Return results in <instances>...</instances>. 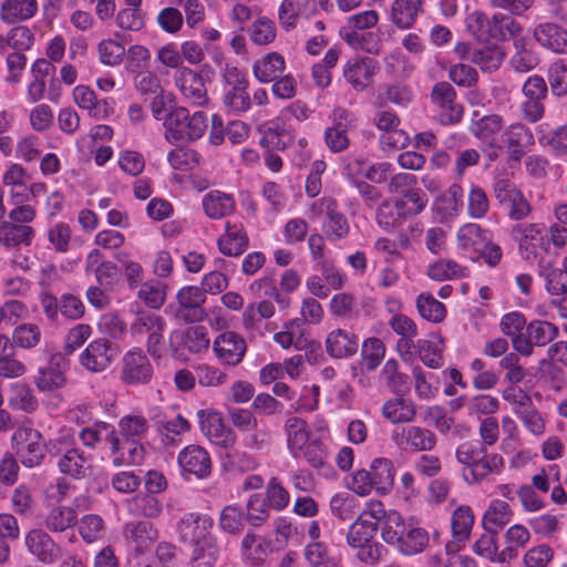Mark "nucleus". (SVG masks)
I'll use <instances>...</instances> for the list:
<instances>
[{
	"label": "nucleus",
	"instance_id": "f257e3e1",
	"mask_svg": "<svg viewBox=\"0 0 567 567\" xmlns=\"http://www.w3.org/2000/svg\"><path fill=\"white\" fill-rule=\"evenodd\" d=\"M212 518L190 514L182 519L179 533L182 540L194 547L192 567H214L220 554L217 539L213 536Z\"/></svg>",
	"mask_w": 567,
	"mask_h": 567
},
{
	"label": "nucleus",
	"instance_id": "f03ea898",
	"mask_svg": "<svg viewBox=\"0 0 567 567\" xmlns=\"http://www.w3.org/2000/svg\"><path fill=\"white\" fill-rule=\"evenodd\" d=\"M165 136L169 142H194L200 138L207 128V117L204 112L189 114L186 107L171 110L164 117Z\"/></svg>",
	"mask_w": 567,
	"mask_h": 567
},
{
	"label": "nucleus",
	"instance_id": "7ed1b4c3",
	"mask_svg": "<svg viewBox=\"0 0 567 567\" xmlns=\"http://www.w3.org/2000/svg\"><path fill=\"white\" fill-rule=\"evenodd\" d=\"M523 101L519 105L522 117L528 123H537L545 115V101L548 97V85L540 75L529 76L522 87Z\"/></svg>",
	"mask_w": 567,
	"mask_h": 567
},
{
	"label": "nucleus",
	"instance_id": "20e7f679",
	"mask_svg": "<svg viewBox=\"0 0 567 567\" xmlns=\"http://www.w3.org/2000/svg\"><path fill=\"white\" fill-rule=\"evenodd\" d=\"M42 434L32 427H19L12 435L16 455L25 467L39 466L45 456Z\"/></svg>",
	"mask_w": 567,
	"mask_h": 567
},
{
	"label": "nucleus",
	"instance_id": "39448f33",
	"mask_svg": "<svg viewBox=\"0 0 567 567\" xmlns=\"http://www.w3.org/2000/svg\"><path fill=\"white\" fill-rule=\"evenodd\" d=\"M503 118L497 114L483 116L471 126L473 134L482 142L483 154L491 162L503 152Z\"/></svg>",
	"mask_w": 567,
	"mask_h": 567
},
{
	"label": "nucleus",
	"instance_id": "423d86ee",
	"mask_svg": "<svg viewBox=\"0 0 567 567\" xmlns=\"http://www.w3.org/2000/svg\"><path fill=\"white\" fill-rule=\"evenodd\" d=\"M116 355L113 342L106 338H99L91 341L81 352L79 362L89 372L102 373L111 368Z\"/></svg>",
	"mask_w": 567,
	"mask_h": 567
},
{
	"label": "nucleus",
	"instance_id": "0eeeda50",
	"mask_svg": "<svg viewBox=\"0 0 567 567\" xmlns=\"http://www.w3.org/2000/svg\"><path fill=\"white\" fill-rule=\"evenodd\" d=\"M391 439L403 451L429 452L436 445V435L419 425L399 426L393 430Z\"/></svg>",
	"mask_w": 567,
	"mask_h": 567
},
{
	"label": "nucleus",
	"instance_id": "6e6552de",
	"mask_svg": "<svg viewBox=\"0 0 567 567\" xmlns=\"http://www.w3.org/2000/svg\"><path fill=\"white\" fill-rule=\"evenodd\" d=\"M558 334V328L548 322L536 320L527 324L523 337L513 340V348L519 354L529 357L534 347H545Z\"/></svg>",
	"mask_w": 567,
	"mask_h": 567
},
{
	"label": "nucleus",
	"instance_id": "1a4fd4ad",
	"mask_svg": "<svg viewBox=\"0 0 567 567\" xmlns=\"http://www.w3.org/2000/svg\"><path fill=\"white\" fill-rule=\"evenodd\" d=\"M205 301L206 295L200 287H183L177 292L178 307L175 313L176 318L186 323L204 321L207 317V312L203 308Z\"/></svg>",
	"mask_w": 567,
	"mask_h": 567
},
{
	"label": "nucleus",
	"instance_id": "9d476101",
	"mask_svg": "<svg viewBox=\"0 0 567 567\" xmlns=\"http://www.w3.org/2000/svg\"><path fill=\"white\" fill-rule=\"evenodd\" d=\"M213 350L221 364L237 367L247 352V342L239 333L225 331L214 340Z\"/></svg>",
	"mask_w": 567,
	"mask_h": 567
},
{
	"label": "nucleus",
	"instance_id": "9b49d317",
	"mask_svg": "<svg viewBox=\"0 0 567 567\" xmlns=\"http://www.w3.org/2000/svg\"><path fill=\"white\" fill-rule=\"evenodd\" d=\"M153 367L140 348L127 351L122 358L121 380L127 384H146L152 380Z\"/></svg>",
	"mask_w": 567,
	"mask_h": 567
},
{
	"label": "nucleus",
	"instance_id": "f8f14e48",
	"mask_svg": "<svg viewBox=\"0 0 567 567\" xmlns=\"http://www.w3.org/2000/svg\"><path fill=\"white\" fill-rule=\"evenodd\" d=\"M432 102L440 107V120L443 124H455L462 120L463 106L456 102L454 87L445 81L437 82L432 87Z\"/></svg>",
	"mask_w": 567,
	"mask_h": 567
},
{
	"label": "nucleus",
	"instance_id": "ddd939ff",
	"mask_svg": "<svg viewBox=\"0 0 567 567\" xmlns=\"http://www.w3.org/2000/svg\"><path fill=\"white\" fill-rule=\"evenodd\" d=\"M379 69L377 60L369 56H354L347 61L343 66V75L355 91H363L372 82Z\"/></svg>",
	"mask_w": 567,
	"mask_h": 567
},
{
	"label": "nucleus",
	"instance_id": "4468645a",
	"mask_svg": "<svg viewBox=\"0 0 567 567\" xmlns=\"http://www.w3.org/2000/svg\"><path fill=\"white\" fill-rule=\"evenodd\" d=\"M175 82L182 94L194 105L203 106L207 103V90L199 73L182 66L175 74Z\"/></svg>",
	"mask_w": 567,
	"mask_h": 567
},
{
	"label": "nucleus",
	"instance_id": "2eb2a0df",
	"mask_svg": "<svg viewBox=\"0 0 567 567\" xmlns=\"http://www.w3.org/2000/svg\"><path fill=\"white\" fill-rule=\"evenodd\" d=\"M68 360L60 352L51 353L49 365L40 368L34 377V383L40 391H53L65 385L64 369Z\"/></svg>",
	"mask_w": 567,
	"mask_h": 567
},
{
	"label": "nucleus",
	"instance_id": "dca6fc26",
	"mask_svg": "<svg viewBox=\"0 0 567 567\" xmlns=\"http://www.w3.org/2000/svg\"><path fill=\"white\" fill-rule=\"evenodd\" d=\"M169 346L174 357H178L181 350L199 353L209 346L207 330L203 326H195L185 331H175L171 336Z\"/></svg>",
	"mask_w": 567,
	"mask_h": 567
},
{
	"label": "nucleus",
	"instance_id": "f3484780",
	"mask_svg": "<svg viewBox=\"0 0 567 567\" xmlns=\"http://www.w3.org/2000/svg\"><path fill=\"white\" fill-rule=\"evenodd\" d=\"M360 339L350 330L337 328L327 334L324 346L327 353L334 359H346L359 350Z\"/></svg>",
	"mask_w": 567,
	"mask_h": 567
},
{
	"label": "nucleus",
	"instance_id": "a211bd4d",
	"mask_svg": "<svg viewBox=\"0 0 567 567\" xmlns=\"http://www.w3.org/2000/svg\"><path fill=\"white\" fill-rule=\"evenodd\" d=\"M184 472L198 478L207 477L212 472V460L208 452L199 445H188L182 450L177 457Z\"/></svg>",
	"mask_w": 567,
	"mask_h": 567
},
{
	"label": "nucleus",
	"instance_id": "6ab92c4d",
	"mask_svg": "<svg viewBox=\"0 0 567 567\" xmlns=\"http://www.w3.org/2000/svg\"><path fill=\"white\" fill-rule=\"evenodd\" d=\"M333 125L326 128L324 141L333 153H340L348 148L350 140L348 130L352 124L350 114L344 109L333 110Z\"/></svg>",
	"mask_w": 567,
	"mask_h": 567
},
{
	"label": "nucleus",
	"instance_id": "aec40b11",
	"mask_svg": "<svg viewBox=\"0 0 567 567\" xmlns=\"http://www.w3.org/2000/svg\"><path fill=\"white\" fill-rule=\"evenodd\" d=\"M25 545L31 554L44 564H52L61 556L60 547L42 529H32L25 537Z\"/></svg>",
	"mask_w": 567,
	"mask_h": 567
},
{
	"label": "nucleus",
	"instance_id": "412c9836",
	"mask_svg": "<svg viewBox=\"0 0 567 567\" xmlns=\"http://www.w3.org/2000/svg\"><path fill=\"white\" fill-rule=\"evenodd\" d=\"M199 424L202 432L215 444L228 447L235 443L234 433L224 425L218 413H199Z\"/></svg>",
	"mask_w": 567,
	"mask_h": 567
},
{
	"label": "nucleus",
	"instance_id": "4be33fe9",
	"mask_svg": "<svg viewBox=\"0 0 567 567\" xmlns=\"http://www.w3.org/2000/svg\"><path fill=\"white\" fill-rule=\"evenodd\" d=\"M536 41L556 53H567V30L556 23H542L534 30Z\"/></svg>",
	"mask_w": 567,
	"mask_h": 567
},
{
	"label": "nucleus",
	"instance_id": "5701e85b",
	"mask_svg": "<svg viewBox=\"0 0 567 567\" xmlns=\"http://www.w3.org/2000/svg\"><path fill=\"white\" fill-rule=\"evenodd\" d=\"M504 466L503 457L498 454H488L484 451V457L476 461L472 467H463L462 474L466 482L478 483L493 473H498Z\"/></svg>",
	"mask_w": 567,
	"mask_h": 567
},
{
	"label": "nucleus",
	"instance_id": "b1692460",
	"mask_svg": "<svg viewBox=\"0 0 567 567\" xmlns=\"http://www.w3.org/2000/svg\"><path fill=\"white\" fill-rule=\"evenodd\" d=\"M285 65V59L280 53L270 52L254 63L252 72L259 82L269 83L282 74Z\"/></svg>",
	"mask_w": 567,
	"mask_h": 567
},
{
	"label": "nucleus",
	"instance_id": "393cba45",
	"mask_svg": "<svg viewBox=\"0 0 567 567\" xmlns=\"http://www.w3.org/2000/svg\"><path fill=\"white\" fill-rule=\"evenodd\" d=\"M125 537L128 542L134 544V555L142 554L144 549L148 548L158 537L157 530L152 523L137 522L127 524L124 528Z\"/></svg>",
	"mask_w": 567,
	"mask_h": 567
},
{
	"label": "nucleus",
	"instance_id": "a878e982",
	"mask_svg": "<svg viewBox=\"0 0 567 567\" xmlns=\"http://www.w3.org/2000/svg\"><path fill=\"white\" fill-rule=\"evenodd\" d=\"M379 528L381 530V538L390 545H398L403 532H405V524L402 515L394 511H385L384 506L381 507Z\"/></svg>",
	"mask_w": 567,
	"mask_h": 567
},
{
	"label": "nucleus",
	"instance_id": "bb28decb",
	"mask_svg": "<svg viewBox=\"0 0 567 567\" xmlns=\"http://www.w3.org/2000/svg\"><path fill=\"white\" fill-rule=\"evenodd\" d=\"M219 251L225 256H240L248 247V237L241 227L226 224V233L218 238Z\"/></svg>",
	"mask_w": 567,
	"mask_h": 567
},
{
	"label": "nucleus",
	"instance_id": "cd10ccee",
	"mask_svg": "<svg viewBox=\"0 0 567 567\" xmlns=\"http://www.w3.org/2000/svg\"><path fill=\"white\" fill-rule=\"evenodd\" d=\"M327 220L323 223V233L329 240L343 239L350 231L348 218L337 209L336 202L330 199L326 207Z\"/></svg>",
	"mask_w": 567,
	"mask_h": 567
},
{
	"label": "nucleus",
	"instance_id": "c85d7f7f",
	"mask_svg": "<svg viewBox=\"0 0 567 567\" xmlns=\"http://www.w3.org/2000/svg\"><path fill=\"white\" fill-rule=\"evenodd\" d=\"M38 10L37 0H4L0 17L6 23H16L32 18Z\"/></svg>",
	"mask_w": 567,
	"mask_h": 567
},
{
	"label": "nucleus",
	"instance_id": "c756f323",
	"mask_svg": "<svg viewBox=\"0 0 567 567\" xmlns=\"http://www.w3.org/2000/svg\"><path fill=\"white\" fill-rule=\"evenodd\" d=\"M373 489L380 495L386 494L394 483L393 463L388 458H377L369 470Z\"/></svg>",
	"mask_w": 567,
	"mask_h": 567
},
{
	"label": "nucleus",
	"instance_id": "7c9ffc66",
	"mask_svg": "<svg viewBox=\"0 0 567 567\" xmlns=\"http://www.w3.org/2000/svg\"><path fill=\"white\" fill-rule=\"evenodd\" d=\"M427 203V196L421 188L406 189L394 202V207L400 217H411L423 212Z\"/></svg>",
	"mask_w": 567,
	"mask_h": 567
},
{
	"label": "nucleus",
	"instance_id": "2f4dec72",
	"mask_svg": "<svg viewBox=\"0 0 567 567\" xmlns=\"http://www.w3.org/2000/svg\"><path fill=\"white\" fill-rule=\"evenodd\" d=\"M203 207L209 218L219 219L234 212L235 199L229 194L213 190L204 196Z\"/></svg>",
	"mask_w": 567,
	"mask_h": 567
},
{
	"label": "nucleus",
	"instance_id": "473e14b6",
	"mask_svg": "<svg viewBox=\"0 0 567 567\" xmlns=\"http://www.w3.org/2000/svg\"><path fill=\"white\" fill-rule=\"evenodd\" d=\"M34 237V229L28 225L3 221L0 225V243L8 247L29 246Z\"/></svg>",
	"mask_w": 567,
	"mask_h": 567
},
{
	"label": "nucleus",
	"instance_id": "72a5a7b5",
	"mask_svg": "<svg viewBox=\"0 0 567 567\" xmlns=\"http://www.w3.org/2000/svg\"><path fill=\"white\" fill-rule=\"evenodd\" d=\"M287 444L293 455L299 457L301 451L310 443L307 423L302 419L291 416L286 421Z\"/></svg>",
	"mask_w": 567,
	"mask_h": 567
},
{
	"label": "nucleus",
	"instance_id": "f704fd0d",
	"mask_svg": "<svg viewBox=\"0 0 567 567\" xmlns=\"http://www.w3.org/2000/svg\"><path fill=\"white\" fill-rule=\"evenodd\" d=\"M382 414L392 423H410L416 416L415 404L403 398L388 400L382 406Z\"/></svg>",
	"mask_w": 567,
	"mask_h": 567
},
{
	"label": "nucleus",
	"instance_id": "c9c22d12",
	"mask_svg": "<svg viewBox=\"0 0 567 567\" xmlns=\"http://www.w3.org/2000/svg\"><path fill=\"white\" fill-rule=\"evenodd\" d=\"M512 517L513 512L509 505L503 501L495 499L483 516V527L492 533H498L509 524Z\"/></svg>",
	"mask_w": 567,
	"mask_h": 567
},
{
	"label": "nucleus",
	"instance_id": "e433bc0d",
	"mask_svg": "<svg viewBox=\"0 0 567 567\" xmlns=\"http://www.w3.org/2000/svg\"><path fill=\"white\" fill-rule=\"evenodd\" d=\"M505 56L503 48L498 45H483L482 48H474L471 52V62L477 64L482 71L493 72L496 71Z\"/></svg>",
	"mask_w": 567,
	"mask_h": 567
},
{
	"label": "nucleus",
	"instance_id": "4c0bfd02",
	"mask_svg": "<svg viewBox=\"0 0 567 567\" xmlns=\"http://www.w3.org/2000/svg\"><path fill=\"white\" fill-rule=\"evenodd\" d=\"M58 466L61 473L73 478H82L90 470L89 461L79 449L66 450L60 457Z\"/></svg>",
	"mask_w": 567,
	"mask_h": 567
},
{
	"label": "nucleus",
	"instance_id": "58836bf2",
	"mask_svg": "<svg viewBox=\"0 0 567 567\" xmlns=\"http://www.w3.org/2000/svg\"><path fill=\"white\" fill-rule=\"evenodd\" d=\"M539 275L545 278L546 289L554 298L567 292V275L563 269L555 268L549 261L540 260Z\"/></svg>",
	"mask_w": 567,
	"mask_h": 567
},
{
	"label": "nucleus",
	"instance_id": "ea45409f",
	"mask_svg": "<svg viewBox=\"0 0 567 567\" xmlns=\"http://www.w3.org/2000/svg\"><path fill=\"white\" fill-rule=\"evenodd\" d=\"M539 233L540 228L537 224H518L513 227L511 235L518 243L519 250L525 259L535 255L536 247L533 240L536 239Z\"/></svg>",
	"mask_w": 567,
	"mask_h": 567
},
{
	"label": "nucleus",
	"instance_id": "a19ab883",
	"mask_svg": "<svg viewBox=\"0 0 567 567\" xmlns=\"http://www.w3.org/2000/svg\"><path fill=\"white\" fill-rule=\"evenodd\" d=\"M164 319L153 312H140L131 324V334L137 339L148 337L155 331H164Z\"/></svg>",
	"mask_w": 567,
	"mask_h": 567
},
{
	"label": "nucleus",
	"instance_id": "79ce46f5",
	"mask_svg": "<svg viewBox=\"0 0 567 567\" xmlns=\"http://www.w3.org/2000/svg\"><path fill=\"white\" fill-rule=\"evenodd\" d=\"M307 2V0H282L278 8L279 25L286 31L296 29Z\"/></svg>",
	"mask_w": 567,
	"mask_h": 567
},
{
	"label": "nucleus",
	"instance_id": "37998d69",
	"mask_svg": "<svg viewBox=\"0 0 567 567\" xmlns=\"http://www.w3.org/2000/svg\"><path fill=\"white\" fill-rule=\"evenodd\" d=\"M153 420L155 421V426L161 433L162 441L165 444L174 443V439L171 436V434L181 435L190 430L189 422L181 414L176 415L172 420H167L162 417L159 414H156L153 416Z\"/></svg>",
	"mask_w": 567,
	"mask_h": 567
},
{
	"label": "nucleus",
	"instance_id": "c03bdc74",
	"mask_svg": "<svg viewBox=\"0 0 567 567\" xmlns=\"http://www.w3.org/2000/svg\"><path fill=\"white\" fill-rule=\"evenodd\" d=\"M429 534L420 527H414L403 532V537L399 540L396 547L404 555H414L423 551L429 545Z\"/></svg>",
	"mask_w": 567,
	"mask_h": 567
},
{
	"label": "nucleus",
	"instance_id": "a18cd8bd",
	"mask_svg": "<svg viewBox=\"0 0 567 567\" xmlns=\"http://www.w3.org/2000/svg\"><path fill=\"white\" fill-rule=\"evenodd\" d=\"M382 377L386 386L394 393L403 395L410 389V378L399 370V363L394 359L388 360L382 369Z\"/></svg>",
	"mask_w": 567,
	"mask_h": 567
},
{
	"label": "nucleus",
	"instance_id": "49530a36",
	"mask_svg": "<svg viewBox=\"0 0 567 567\" xmlns=\"http://www.w3.org/2000/svg\"><path fill=\"white\" fill-rule=\"evenodd\" d=\"M467 268L452 259H440L427 269V276L436 281L452 280L466 276Z\"/></svg>",
	"mask_w": 567,
	"mask_h": 567
},
{
	"label": "nucleus",
	"instance_id": "de8ad7c7",
	"mask_svg": "<svg viewBox=\"0 0 567 567\" xmlns=\"http://www.w3.org/2000/svg\"><path fill=\"white\" fill-rule=\"evenodd\" d=\"M419 7L412 0H395L391 7V21L400 29L410 28L416 20Z\"/></svg>",
	"mask_w": 567,
	"mask_h": 567
},
{
	"label": "nucleus",
	"instance_id": "09e8293b",
	"mask_svg": "<svg viewBox=\"0 0 567 567\" xmlns=\"http://www.w3.org/2000/svg\"><path fill=\"white\" fill-rule=\"evenodd\" d=\"M9 404L16 410L31 413L37 410L38 400L28 384L16 383L11 389Z\"/></svg>",
	"mask_w": 567,
	"mask_h": 567
},
{
	"label": "nucleus",
	"instance_id": "8fccbe9b",
	"mask_svg": "<svg viewBox=\"0 0 567 567\" xmlns=\"http://www.w3.org/2000/svg\"><path fill=\"white\" fill-rule=\"evenodd\" d=\"M550 92L558 97L567 95V60L558 59L547 71Z\"/></svg>",
	"mask_w": 567,
	"mask_h": 567
},
{
	"label": "nucleus",
	"instance_id": "3c124183",
	"mask_svg": "<svg viewBox=\"0 0 567 567\" xmlns=\"http://www.w3.org/2000/svg\"><path fill=\"white\" fill-rule=\"evenodd\" d=\"M419 313L431 322H441L446 316L445 306L432 295L423 292L416 299Z\"/></svg>",
	"mask_w": 567,
	"mask_h": 567
},
{
	"label": "nucleus",
	"instance_id": "603ef678",
	"mask_svg": "<svg viewBox=\"0 0 567 567\" xmlns=\"http://www.w3.org/2000/svg\"><path fill=\"white\" fill-rule=\"evenodd\" d=\"M76 512L68 506L54 507L47 516L45 525L51 532H64L76 523Z\"/></svg>",
	"mask_w": 567,
	"mask_h": 567
},
{
	"label": "nucleus",
	"instance_id": "864d4df0",
	"mask_svg": "<svg viewBox=\"0 0 567 567\" xmlns=\"http://www.w3.org/2000/svg\"><path fill=\"white\" fill-rule=\"evenodd\" d=\"M332 515L341 520H350L359 512L358 499L350 494H336L330 499Z\"/></svg>",
	"mask_w": 567,
	"mask_h": 567
},
{
	"label": "nucleus",
	"instance_id": "5fc2aeb1",
	"mask_svg": "<svg viewBox=\"0 0 567 567\" xmlns=\"http://www.w3.org/2000/svg\"><path fill=\"white\" fill-rule=\"evenodd\" d=\"M474 524V515L468 506H458L452 515V532L457 542L468 538Z\"/></svg>",
	"mask_w": 567,
	"mask_h": 567
},
{
	"label": "nucleus",
	"instance_id": "6e6d98bb",
	"mask_svg": "<svg viewBox=\"0 0 567 567\" xmlns=\"http://www.w3.org/2000/svg\"><path fill=\"white\" fill-rule=\"evenodd\" d=\"M493 39L507 41L522 33V27L511 16L495 13L492 17Z\"/></svg>",
	"mask_w": 567,
	"mask_h": 567
},
{
	"label": "nucleus",
	"instance_id": "4d7b16f0",
	"mask_svg": "<svg viewBox=\"0 0 567 567\" xmlns=\"http://www.w3.org/2000/svg\"><path fill=\"white\" fill-rule=\"evenodd\" d=\"M385 347L378 338H369L363 341L361 355L368 371L375 370L384 358Z\"/></svg>",
	"mask_w": 567,
	"mask_h": 567
},
{
	"label": "nucleus",
	"instance_id": "13d9d810",
	"mask_svg": "<svg viewBox=\"0 0 567 567\" xmlns=\"http://www.w3.org/2000/svg\"><path fill=\"white\" fill-rule=\"evenodd\" d=\"M538 380L547 383L551 389L559 391L565 385V372L556 365L554 362L548 360H542L536 372Z\"/></svg>",
	"mask_w": 567,
	"mask_h": 567
},
{
	"label": "nucleus",
	"instance_id": "bf43d9fd",
	"mask_svg": "<svg viewBox=\"0 0 567 567\" xmlns=\"http://www.w3.org/2000/svg\"><path fill=\"white\" fill-rule=\"evenodd\" d=\"M276 34L275 22L266 17L257 19L249 28V37L258 45L271 43L276 39Z\"/></svg>",
	"mask_w": 567,
	"mask_h": 567
},
{
	"label": "nucleus",
	"instance_id": "052dcab7",
	"mask_svg": "<svg viewBox=\"0 0 567 567\" xmlns=\"http://www.w3.org/2000/svg\"><path fill=\"white\" fill-rule=\"evenodd\" d=\"M492 19L481 12L475 11L468 14L466 19L467 30L480 41H486L493 38Z\"/></svg>",
	"mask_w": 567,
	"mask_h": 567
},
{
	"label": "nucleus",
	"instance_id": "680f3d73",
	"mask_svg": "<svg viewBox=\"0 0 567 567\" xmlns=\"http://www.w3.org/2000/svg\"><path fill=\"white\" fill-rule=\"evenodd\" d=\"M118 427L124 439L141 440L148 430V423L141 415H126L121 419Z\"/></svg>",
	"mask_w": 567,
	"mask_h": 567
},
{
	"label": "nucleus",
	"instance_id": "e2e57ef3",
	"mask_svg": "<svg viewBox=\"0 0 567 567\" xmlns=\"http://www.w3.org/2000/svg\"><path fill=\"white\" fill-rule=\"evenodd\" d=\"M92 328L86 323H79L71 328L66 336L63 347V352L61 354L66 359L68 355H71L76 349L82 347L91 337Z\"/></svg>",
	"mask_w": 567,
	"mask_h": 567
},
{
	"label": "nucleus",
	"instance_id": "0e129e2a",
	"mask_svg": "<svg viewBox=\"0 0 567 567\" xmlns=\"http://www.w3.org/2000/svg\"><path fill=\"white\" fill-rule=\"evenodd\" d=\"M382 503L379 501H372L367 505V508L362 512H358V516L353 522L361 529L367 530L371 535L374 536L377 529L379 528L380 515H381Z\"/></svg>",
	"mask_w": 567,
	"mask_h": 567
},
{
	"label": "nucleus",
	"instance_id": "69168bd1",
	"mask_svg": "<svg viewBox=\"0 0 567 567\" xmlns=\"http://www.w3.org/2000/svg\"><path fill=\"white\" fill-rule=\"evenodd\" d=\"M12 339L18 347L32 349L40 342L41 331L37 324L22 323L14 328Z\"/></svg>",
	"mask_w": 567,
	"mask_h": 567
},
{
	"label": "nucleus",
	"instance_id": "338daca9",
	"mask_svg": "<svg viewBox=\"0 0 567 567\" xmlns=\"http://www.w3.org/2000/svg\"><path fill=\"white\" fill-rule=\"evenodd\" d=\"M485 238L477 224H466L457 231V244L463 249L481 250Z\"/></svg>",
	"mask_w": 567,
	"mask_h": 567
},
{
	"label": "nucleus",
	"instance_id": "774afa93",
	"mask_svg": "<svg viewBox=\"0 0 567 567\" xmlns=\"http://www.w3.org/2000/svg\"><path fill=\"white\" fill-rule=\"evenodd\" d=\"M486 447L481 441L464 442L456 449V458L464 467H472L484 457Z\"/></svg>",
	"mask_w": 567,
	"mask_h": 567
}]
</instances>
